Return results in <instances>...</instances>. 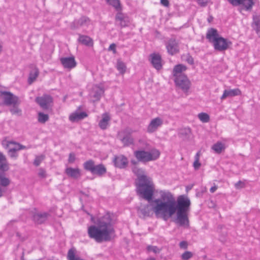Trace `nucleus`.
I'll return each instance as SVG.
<instances>
[{"instance_id": "nucleus-1", "label": "nucleus", "mask_w": 260, "mask_h": 260, "mask_svg": "<svg viewBox=\"0 0 260 260\" xmlns=\"http://www.w3.org/2000/svg\"><path fill=\"white\" fill-rule=\"evenodd\" d=\"M159 193L160 198L155 199L151 203L156 216L167 220L176 212V223L180 226H188L189 220L187 213L190 206L189 198L181 195L177 198L176 202L170 191L164 190L159 191Z\"/></svg>"}, {"instance_id": "nucleus-2", "label": "nucleus", "mask_w": 260, "mask_h": 260, "mask_svg": "<svg viewBox=\"0 0 260 260\" xmlns=\"http://www.w3.org/2000/svg\"><path fill=\"white\" fill-rule=\"evenodd\" d=\"M111 221V218L108 214L98 218L94 222L95 225L88 227L89 237L98 243L110 240L111 235L114 233Z\"/></svg>"}, {"instance_id": "nucleus-3", "label": "nucleus", "mask_w": 260, "mask_h": 260, "mask_svg": "<svg viewBox=\"0 0 260 260\" xmlns=\"http://www.w3.org/2000/svg\"><path fill=\"white\" fill-rule=\"evenodd\" d=\"M187 69L186 67L182 64L175 66L173 70L174 82L176 86L183 92H187L190 87V82L187 76L183 72Z\"/></svg>"}, {"instance_id": "nucleus-4", "label": "nucleus", "mask_w": 260, "mask_h": 260, "mask_svg": "<svg viewBox=\"0 0 260 260\" xmlns=\"http://www.w3.org/2000/svg\"><path fill=\"white\" fill-rule=\"evenodd\" d=\"M206 39L212 44L214 49L218 51H225L232 45L230 41L221 37L217 30L213 28L208 29Z\"/></svg>"}, {"instance_id": "nucleus-5", "label": "nucleus", "mask_w": 260, "mask_h": 260, "mask_svg": "<svg viewBox=\"0 0 260 260\" xmlns=\"http://www.w3.org/2000/svg\"><path fill=\"white\" fill-rule=\"evenodd\" d=\"M154 190V184L150 178L136 182L137 194L148 202L152 199Z\"/></svg>"}, {"instance_id": "nucleus-6", "label": "nucleus", "mask_w": 260, "mask_h": 260, "mask_svg": "<svg viewBox=\"0 0 260 260\" xmlns=\"http://www.w3.org/2000/svg\"><path fill=\"white\" fill-rule=\"evenodd\" d=\"M134 156L139 161L146 162L157 159L159 155V151L156 149H152L150 151L137 150L134 153Z\"/></svg>"}, {"instance_id": "nucleus-7", "label": "nucleus", "mask_w": 260, "mask_h": 260, "mask_svg": "<svg viewBox=\"0 0 260 260\" xmlns=\"http://www.w3.org/2000/svg\"><path fill=\"white\" fill-rule=\"evenodd\" d=\"M83 167L92 174L99 177L104 176L107 172V169L103 164L95 165L94 161L91 159L85 161L83 164Z\"/></svg>"}, {"instance_id": "nucleus-8", "label": "nucleus", "mask_w": 260, "mask_h": 260, "mask_svg": "<svg viewBox=\"0 0 260 260\" xmlns=\"http://www.w3.org/2000/svg\"><path fill=\"white\" fill-rule=\"evenodd\" d=\"M0 93L4 105L10 106L13 104H20L18 97L9 91H1Z\"/></svg>"}, {"instance_id": "nucleus-9", "label": "nucleus", "mask_w": 260, "mask_h": 260, "mask_svg": "<svg viewBox=\"0 0 260 260\" xmlns=\"http://www.w3.org/2000/svg\"><path fill=\"white\" fill-rule=\"evenodd\" d=\"M134 131L130 128H126L119 133L120 140L124 146H129L134 143V139L131 135L134 133Z\"/></svg>"}, {"instance_id": "nucleus-10", "label": "nucleus", "mask_w": 260, "mask_h": 260, "mask_svg": "<svg viewBox=\"0 0 260 260\" xmlns=\"http://www.w3.org/2000/svg\"><path fill=\"white\" fill-rule=\"evenodd\" d=\"M36 102L42 109H48L51 107L53 100L50 95L44 94L42 96L36 98Z\"/></svg>"}, {"instance_id": "nucleus-11", "label": "nucleus", "mask_w": 260, "mask_h": 260, "mask_svg": "<svg viewBox=\"0 0 260 260\" xmlns=\"http://www.w3.org/2000/svg\"><path fill=\"white\" fill-rule=\"evenodd\" d=\"M234 6H242L246 11H250L254 5V0H228Z\"/></svg>"}, {"instance_id": "nucleus-12", "label": "nucleus", "mask_w": 260, "mask_h": 260, "mask_svg": "<svg viewBox=\"0 0 260 260\" xmlns=\"http://www.w3.org/2000/svg\"><path fill=\"white\" fill-rule=\"evenodd\" d=\"M149 61L151 64L157 70H160L162 67L161 56L158 53H152L149 55Z\"/></svg>"}, {"instance_id": "nucleus-13", "label": "nucleus", "mask_w": 260, "mask_h": 260, "mask_svg": "<svg viewBox=\"0 0 260 260\" xmlns=\"http://www.w3.org/2000/svg\"><path fill=\"white\" fill-rule=\"evenodd\" d=\"M167 52L171 55H173L179 52V49L177 41L173 39L168 41L166 44Z\"/></svg>"}, {"instance_id": "nucleus-14", "label": "nucleus", "mask_w": 260, "mask_h": 260, "mask_svg": "<svg viewBox=\"0 0 260 260\" xmlns=\"http://www.w3.org/2000/svg\"><path fill=\"white\" fill-rule=\"evenodd\" d=\"M163 123V120L159 117H156L152 119L147 126V131L149 133L155 132Z\"/></svg>"}, {"instance_id": "nucleus-15", "label": "nucleus", "mask_w": 260, "mask_h": 260, "mask_svg": "<svg viewBox=\"0 0 260 260\" xmlns=\"http://www.w3.org/2000/svg\"><path fill=\"white\" fill-rule=\"evenodd\" d=\"M113 162L116 167L120 169L126 168L128 164L127 158L123 155L115 156Z\"/></svg>"}, {"instance_id": "nucleus-16", "label": "nucleus", "mask_w": 260, "mask_h": 260, "mask_svg": "<svg viewBox=\"0 0 260 260\" xmlns=\"http://www.w3.org/2000/svg\"><path fill=\"white\" fill-rule=\"evenodd\" d=\"M60 60L63 68L69 70L74 68L77 64L73 56L62 57L60 59Z\"/></svg>"}, {"instance_id": "nucleus-17", "label": "nucleus", "mask_w": 260, "mask_h": 260, "mask_svg": "<svg viewBox=\"0 0 260 260\" xmlns=\"http://www.w3.org/2000/svg\"><path fill=\"white\" fill-rule=\"evenodd\" d=\"M49 215L47 212L37 213L33 215V220L37 224H42L47 220Z\"/></svg>"}, {"instance_id": "nucleus-18", "label": "nucleus", "mask_w": 260, "mask_h": 260, "mask_svg": "<svg viewBox=\"0 0 260 260\" xmlns=\"http://www.w3.org/2000/svg\"><path fill=\"white\" fill-rule=\"evenodd\" d=\"M90 24V20L86 16H82L79 19L75 20L73 23L74 28H78L81 26H88Z\"/></svg>"}, {"instance_id": "nucleus-19", "label": "nucleus", "mask_w": 260, "mask_h": 260, "mask_svg": "<svg viewBox=\"0 0 260 260\" xmlns=\"http://www.w3.org/2000/svg\"><path fill=\"white\" fill-rule=\"evenodd\" d=\"M104 89L99 86H94L90 92V96L93 98V101L96 102L100 100L102 95L104 93Z\"/></svg>"}, {"instance_id": "nucleus-20", "label": "nucleus", "mask_w": 260, "mask_h": 260, "mask_svg": "<svg viewBox=\"0 0 260 260\" xmlns=\"http://www.w3.org/2000/svg\"><path fill=\"white\" fill-rule=\"evenodd\" d=\"M2 144L5 148H9V152L19 151V143L13 141H4Z\"/></svg>"}, {"instance_id": "nucleus-21", "label": "nucleus", "mask_w": 260, "mask_h": 260, "mask_svg": "<svg viewBox=\"0 0 260 260\" xmlns=\"http://www.w3.org/2000/svg\"><path fill=\"white\" fill-rule=\"evenodd\" d=\"M133 172L137 176V182H139L141 181V179L145 180L150 178L145 175V173L144 170L138 167V166H134L133 169Z\"/></svg>"}, {"instance_id": "nucleus-22", "label": "nucleus", "mask_w": 260, "mask_h": 260, "mask_svg": "<svg viewBox=\"0 0 260 260\" xmlns=\"http://www.w3.org/2000/svg\"><path fill=\"white\" fill-rule=\"evenodd\" d=\"M241 91L239 88L233 89H225L224 90L223 94L221 96V100H224L226 98L233 97L241 95Z\"/></svg>"}, {"instance_id": "nucleus-23", "label": "nucleus", "mask_w": 260, "mask_h": 260, "mask_svg": "<svg viewBox=\"0 0 260 260\" xmlns=\"http://www.w3.org/2000/svg\"><path fill=\"white\" fill-rule=\"evenodd\" d=\"M110 117L109 114L105 113L102 114V119L99 121V126L102 129H106L109 125Z\"/></svg>"}, {"instance_id": "nucleus-24", "label": "nucleus", "mask_w": 260, "mask_h": 260, "mask_svg": "<svg viewBox=\"0 0 260 260\" xmlns=\"http://www.w3.org/2000/svg\"><path fill=\"white\" fill-rule=\"evenodd\" d=\"M65 172L69 177L74 179H77L81 175L80 170L78 168H67Z\"/></svg>"}, {"instance_id": "nucleus-25", "label": "nucleus", "mask_w": 260, "mask_h": 260, "mask_svg": "<svg viewBox=\"0 0 260 260\" xmlns=\"http://www.w3.org/2000/svg\"><path fill=\"white\" fill-rule=\"evenodd\" d=\"M87 117V114L84 112H75L70 115L69 119L71 122H76L83 119Z\"/></svg>"}, {"instance_id": "nucleus-26", "label": "nucleus", "mask_w": 260, "mask_h": 260, "mask_svg": "<svg viewBox=\"0 0 260 260\" xmlns=\"http://www.w3.org/2000/svg\"><path fill=\"white\" fill-rule=\"evenodd\" d=\"M9 169V166L6 156L0 152V171L6 172Z\"/></svg>"}, {"instance_id": "nucleus-27", "label": "nucleus", "mask_w": 260, "mask_h": 260, "mask_svg": "<svg viewBox=\"0 0 260 260\" xmlns=\"http://www.w3.org/2000/svg\"><path fill=\"white\" fill-rule=\"evenodd\" d=\"M78 41L86 46H91L93 44L92 39L87 36L79 35Z\"/></svg>"}, {"instance_id": "nucleus-28", "label": "nucleus", "mask_w": 260, "mask_h": 260, "mask_svg": "<svg viewBox=\"0 0 260 260\" xmlns=\"http://www.w3.org/2000/svg\"><path fill=\"white\" fill-rule=\"evenodd\" d=\"M153 200H151V201H150V202H149V205H147L146 206H144L143 208H142L140 209V212L144 216H150L152 211L154 212V211L152 209V207L151 205V203Z\"/></svg>"}, {"instance_id": "nucleus-29", "label": "nucleus", "mask_w": 260, "mask_h": 260, "mask_svg": "<svg viewBox=\"0 0 260 260\" xmlns=\"http://www.w3.org/2000/svg\"><path fill=\"white\" fill-rule=\"evenodd\" d=\"M10 184V180L6 177L5 173L0 172V186L7 187Z\"/></svg>"}, {"instance_id": "nucleus-30", "label": "nucleus", "mask_w": 260, "mask_h": 260, "mask_svg": "<svg viewBox=\"0 0 260 260\" xmlns=\"http://www.w3.org/2000/svg\"><path fill=\"white\" fill-rule=\"evenodd\" d=\"M39 70L35 68L29 73L28 82L29 84H31L38 77L39 75Z\"/></svg>"}, {"instance_id": "nucleus-31", "label": "nucleus", "mask_w": 260, "mask_h": 260, "mask_svg": "<svg viewBox=\"0 0 260 260\" xmlns=\"http://www.w3.org/2000/svg\"><path fill=\"white\" fill-rule=\"evenodd\" d=\"M224 145L222 143L220 142H217L216 143L214 144L212 147V149L217 153H220L222 150L224 149Z\"/></svg>"}, {"instance_id": "nucleus-32", "label": "nucleus", "mask_w": 260, "mask_h": 260, "mask_svg": "<svg viewBox=\"0 0 260 260\" xmlns=\"http://www.w3.org/2000/svg\"><path fill=\"white\" fill-rule=\"evenodd\" d=\"M19 104H16L11 105L12 107L10 109V111L13 115L17 116H20L21 115L22 111L19 108Z\"/></svg>"}, {"instance_id": "nucleus-33", "label": "nucleus", "mask_w": 260, "mask_h": 260, "mask_svg": "<svg viewBox=\"0 0 260 260\" xmlns=\"http://www.w3.org/2000/svg\"><path fill=\"white\" fill-rule=\"evenodd\" d=\"M201 155L200 151L198 152L194 156V161L193 164V166L196 170H197L200 167L201 164L199 162L200 157Z\"/></svg>"}, {"instance_id": "nucleus-34", "label": "nucleus", "mask_w": 260, "mask_h": 260, "mask_svg": "<svg viewBox=\"0 0 260 260\" xmlns=\"http://www.w3.org/2000/svg\"><path fill=\"white\" fill-rule=\"evenodd\" d=\"M109 5L114 7L117 11L121 9L119 0H106Z\"/></svg>"}, {"instance_id": "nucleus-35", "label": "nucleus", "mask_w": 260, "mask_h": 260, "mask_svg": "<svg viewBox=\"0 0 260 260\" xmlns=\"http://www.w3.org/2000/svg\"><path fill=\"white\" fill-rule=\"evenodd\" d=\"M199 119L204 123H206L209 121L210 117L209 115L206 113H200L198 114Z\"/></svg>"}, {"instance_id": "nucleus-36", "label": "nucleus", "mask_w": 260, "mask_h": 260, "mask_svg": "<svg viewBox=\"0 0 260 260\" xmlns=\"http://www.w3.org/2000/svg\"><path fill=\"white\" fill-rule=\"evenodd\" d=\"M49 119V116L48 114H44L42 112L38 113V121L42 123H44Z\"/></svg>"}, {"instance_id": "nucleus-37", "label": "nucleus", "mask_w": 260, "mask_h": 260, "mask_svg": "<svg viewBox=\"0 0 260 260\" xmlns=\"http://www.w3.org/2000/svg\"><path fill=\"white\" fill-rule=\"evenodd\" d=\"M117 69L121 74H123L125 72L126 66L122 61L119 60L117 63Z\"/></svg>"}, {"instance_id": "nucleus-38", "label": "nucleus", "mask_w": 260, "mask_h": 260, "mask_svg": "<svg viewBox=\"0 0 260 260\" xmlns=\"http://www.w3.org/2000/svg\"><path fill=\"white\" fill-rule=\"evenodd\" d=\"M44 158L45 155L42 154L36 156L34 161V165L36 166H39L40 165L41 162L44 159Z\"/></svg>"}, {"instance_id": "nucleus-39", "label": "nucleus", "mask_w": 260, "mask_h": 260, "mask_svg": "<svg viewBox=\"0 0 260 260\" xmlns=\"http://www.w3.org/2000/svg\"><path fill=\"white\" fill-rule=\"evenodd\" d=\"M192 256L193 253L191 252L186 251L182 254L181 257L183 260H189Z\"/></svg>"}, {"instance_id": "nucleus-40", "label": "nucleus", "mask_w": 260, "mask_h": 260, "mask_svg": "<svg viewBox=\"0 0 260 260\" xmlns=\"http://www.w3.org/2000/svg\"><path fill=\"white\" fill-rule=\"evenodd\" d=\"M147 249L148 251L152 252L154 253H158L160 252V249L155 246H148Z\"/></svg>"}, {"instance_id": "nucleus-41", "label": "nucleus", "mask_w": 260, "mask_h": 260, "mask_svg": "<svg viewBox=\"0 0 260 260\" xmlns=\"http://www.w3.org/2000/svg\"><path fill=\"white\" fill-rule=\"evenodd\" d=\"M201 7H206L208 4L209 0H195Z\"/></svg>"}, {"instance_id": "nucleus-42", "label": "nucleus", "mask_w": 260, "mask_h": 260, "mask_svg": "<svg viewBox=\"0 0 260 260\" xmlns=\"http://www.w3.org/2000/svg\"><path fill=\"white\" fill-rule=\"evenodd\" d=\"M260 26V20L258 18H253V27Z\"/></svg>"}, {"instance_id": "nucleus-43", "label": "nucleus", "mask_w": 260, "mask_h": 260, "mask_svg": "<svg viewBox=\"0 0 260 260\" xmlns=\"http://www.w3.org/2000/svg\"><path fill=\"white\" fill-rule=\"evenodd\" d=\"M75 160V155L74 153H70L69 155L68 161L70 163H73Z\"/></svg>"}, {"instance_id": "nucleus-44", "label": "nucleus", "mask_w": 260, "mask_h": 260, "mask_svg": "<svg viewBox=\"0 0 260 260\" xmlns=\"http://www.w3.org/2000/svg\"><path fill=\"white\" fill-rule=\"evenodd\" d=\"M235 186L237 189L242 188L244 186V183L241 181H239L236 183H235Z\"/></svg>"}, {"instance_id": "nucleus-45", "label": "nucleus", "mask_w": 260, "mask_h": 260, "mask_svg": "<svg viewBox=\"0 0 260 260\" xmlns=\"http://www.w3.org/2000/svg\"><path fill=\"white\" fill-rule=\"evenodd\" d=\"M108 50L109 51H113V53H115L116 51V45L114 43L113 44H111L109 48H108Z\"/></svg>"}, {"instance_id": "nucleus-46", "label": "nucleus", "mask_w": 260, "mask_h": 260, "mask_svg": "<svg viewBox=\"0 0 260 260\" xmlns=\"http://www.w3.org/2000/svg\"><path fill=\"white\" fill-rule=\"evenodd\" d=\"M180 247L183 249H186L187 247V243L186 241H181L179 243Z\"/></svg>"}, {"instance_id": "nucleus-47", "label": "nucleus", "mask_w": 260, "mask_h": 260, "mask_svg": "<svg viewBox=\"0 0 260 260\" xmlns=\"http://www.w3.org/2000/svg\"><path fill=\"white\" fill-rule=\"evenodd\" d=\"M39 176L42 178H45L46 177V172L43 169H40L39 172Z\"/></svg>"}, {"instance_id": "nucleus-48", "label": "nucleus", "mask_w": 260, "mask_h": 260, "mask_svg": "<svg viewBox=\"0 0 260 260\" xmlns=\"http://www.w3.org/2000/svg\"><path fill=\"white\" fill-rule=\"evenodd\" d=\"M8 153L10 156L11 158H16L18 156L17 154L16 153V152H9V150L8 151Z\"/></svg>"}, {"instance_id": "nucleus-49", "label": "nucleus", "mask_w": 260, "mask_h": 260, "mask_svg": "<svg viewBox=\"0 0 260 260\" xmlns=\"http://www.w3.org/2000/svg\"><path fill=\"white\" fill-rule=\"evenodd\" d=\"M116 20H118L119 21H122L123 20V17L121 13H118L117 14L116 16Z\"/></svg>"}, {"instance_id": "nucleus-50", "label": "nucleus", "mask_w": 260, "mask_h": 260, "mask_svg": "<svg viewBox=\"0 0 260 260\" xmlns=\"http://www.w3.org/2000/svg\"><path fill=\"white\" fill-rule=\"evenodd\" d=\"M160 3L165 7H168L169 5L168 0H160Z\"/></svg>"}, {"instance_id": "nucleus-51", "label": "nucleus", "mask_w": 260, "mask_h": 260, "mask_svg": "<svg viewBox=\"0 0 260 260\" xmlns=\"http://www.w3.org/2000/svg\"><path fill=\"white\" fill-rule=\"evenodd\" d=\"M18 147H19L20 150H23V149H29L30 148V146H24L20 143H19V145H18Z\"/></svg>"}, {"instance_id": "nucleus-52", "label": "nucleus", "mask_w": 260, "mask_h": 260, "mask_svg": "<svg viewBox=\"0 0 260 260\" xmlns=\"http://www.w3.org/2000/svg\"><path fill=\"white\" fill-rule=\"evenodd\" d=\"M217 189V186L216 185H214L211 187L210 191L211 192L213 193Z\"/></svg>"}, {"instance_id": "nucleus-53", "label": "nucleus", "mask_w": 260, "mask_h": 260, "mask_svg": "<svg viewBox=\"0 0 260 260\" xmlns=\"http://www.w3.org/2000/svg\"><path fill=\"white\" fill-rule=\"evenodd\" d=\"M253 28L255 30L257 34L260 37V26L253 27Z\"/></svg>"}, {"instance_id": "nucleus-54", "label": "nucleus", "mask_w": 260, "mask_h": 260, "mask_svg": "<svg viewBox=\"0 0 260 260\" xmlns=\"http://www.w3.org/2000/svg\"><path fill=\"white\" fill-rule=\"evenodd\" d=\"M187 61L189 64H192L193 63V59L191 57H189L187 58Z\"/></svg>"}, {"instance_id": "nucleus-55", "label": "nucleus", "mask_w": 260, "mask_h": 260, "mask_svg": "<svg viewBox=\"0 0 260 260\" xmlns=\"http://www.w3.org/2000/svg\"><path fill=\"white\" fill-rule=\"evenodd\" d=\"M120 24L122 27H124L126 25V23L124 20H122V21H120Z\"/></svg>"}, {"instance_id": "nucleus-56", "label": "nucleus", "mask_w": 260, "mask_h": 260, "mask_svg": "<svg viewBox=\"0 0 260 260\" xmlns=\"http://www.w3.org/2000/svg\"><path fill=\"white\" fill-rule=\"evenodd\" d=\"M3 192H4V191L3 190L2 188L0 186V198L3 196Z\"/></svg>"}, {"instance_id": "nucleus-57", "label": "nucleus", "mask_w": 260, "mask_h": 260, "mask_svg": "<svg viewBox=\"0 0 260 260\" xmlns=\"http://www.w3.org/2000/svg\"><path fill=\"white\" fill-rule=\"evenodd\" d=\"M131 162L132 164L134 165L135 166H137L136 165L137 164V162L135 160H132Z\"/></svg>"}, {"instance_id": "nucleus-58", "label": "nucleus", "mask_w": 260, "mask_h": 260, "mask_svg": "<svg viewBox=\"0 0 260 260\" xmlns=\"http://www.w3.org/2000/svg\"><path fill=\"white\" fill-rule=\"evenodd\" d=\"M186 134L189 133L190 132V130L189 128L185 129Z\"/></svg>"}, {"instance_id": "nucleus-59", "label": "nucleus", "mask_w": 260, "mask_h": 260, "mask_svg": "<svg viewBox=\"0 0 260 260\" xmlns=\"http://www.w3.org/2000/svg\"><path fill=\"white\" fill-rule=\"evenodd\" d=\"M146 260H155V258H153V257H150V258L147 259Z\"/></svg>"}]
</instances>
